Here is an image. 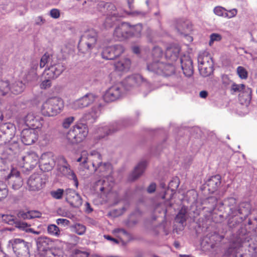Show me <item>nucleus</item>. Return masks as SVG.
<instances>
[{
  "instance_id": "nucleus-1",
  "label": "nucleus",
  "mask_w": 257,
  "mask_h": 257,
  "mask_svg": "<svg viewBox=\"0 0 257 257\" xmlns=\"http://www.w3.org/2000/svg\"><path fill=\"white\" fill-rule=\"evenodd\" d=\"M97 40V33L93 29L84 32L78 43L79 51L82 53H90L95 46Z\"/></svg>"
},
{
  "instance_id": "nucleus-2",
  "label": "nucleus",
  "mask_w": 257,
  "mask_h": 257,
  "mask_svg": "<svg viewBox=\"0 0 257 257\" xmlns=\"http://www.w3.org/2000/svg\"><path fill=\"white\" fill-rule=\"evenodd\" d=\"M63 107V101L59 97L48 99L42 105L41 111L46 116H53L59 113Z\"/></svg>"
},
{
  "instance_id": "nucleus-3",
  "label": "nucleus",
  "mask_w": 257,
  "mask_h": 257,
  "mask_svg": "<svg viewBox=\"0 0 257 257\" xmlns=\"http://www.w3.org/2000/svg\"><path fill=\"white\" fill-rule=\"evenodd\" d=\"M88 134L86 125L83 123L75 124L67 133L66 139L71 144H77L82 142Z\"/></svg>"
},
{
  "instance_id": "nucleus-4",
  "label": "nucleus",
  "mask_w": 257,
  "mask_h": 257,
  "mask_svg": "<svg viewBox=\"0 0 257 257\" xmlns=\"http://www.w3.org/2000/svg\"><path fill=\"white\" fill-rule=\"evenodd\" d=\"M30 243L21 238H13L10 240L8 247L12 248L17 257H29Z\"/></svg>"
},
{
  "instance_id": "nucleus-5",
  "label": "nucleus",
  "mask_w": 257,
  "mask_h": 257,
  "mask_svg": "<svg viewBox=\"0 0 257 257\" xmlns=\"http://www.w3.org/2000/svg\"><path fill=\"white\" fill-rule=\"evenodd\" d=\"M59 163L58 170L63 175L68 179L73 180L74 185L76 188L78 186V181L74 172L71 169L66 159L63 157L59 158Z\"/></svg>"
},
{
  "instance_id": "nucleus-6",
  "label": "nucleus",
  "mask_w": 257,
  "mask_h": 257,
  "mask_svg": "<svg viewBox=\"0 0 257 257\" xmlns=\"http://www.w3.org/2000/svg\"><path fill=\"white\" fill-rule=\"evenodd\" d=\"M113 185V179L111 178L110 180L108 179L98 180L94 184L93 187L94 190L98 193H100L102 197L110 192Z\"/></svg>"
},
{
  "instance_id": "nucleus-7",
  "label": "nucleus",
  "mask_w": 257,
  "mask_h": 257,
  "mask_svg": "<svg viewBox=\"0 0 257 257\" xmlns=\"http://www.w3.org/2000/svg\"><path fill=\"white\" fill-rule=\"evenodd\" d=\"M162 76H170V80L172 81V86L181 88L183 85V80L181 76H178L174 74L175 71L174 66L171 64H165L163 66Z\"/></svg>"
},
{
  "instance_id": "nucleus-8",
  "label": "nucleus",
  "mask_w": 257,
  "mask_h": 257,
  "mask_svg": "<svg viewBox=\"0 0 257 257\" xmlns=\"http://www.w3.org/2000/svg\"><path fill=\"white\" fill-rule=\"evenodd\" d=\"M122 94V85L117 84L111 86L107 90L103 96V98L106 102H112L121 98Z\"/></svg>"
},
{
  "instance_id": "nucleus-9",
  "label": "nucleus",
  "mask_w": 257,
  "mask_h": 257,
  "mask_svg": "<svg viewBox=\"0 0 257 257\" xmlns=\"http://www.w3.org/2000/svg\"><path fill=\"white\" fill-rule=\"evenodd\" d=\"M124 51L123 47L121 45L117 44L104 48L101 55L105 59L113 60L121 55Z\"/></svg>"
},
{
  "instance_id": "nucleus-10",
  "label": "nucleus",
  "mask_w": 257,
  "mask_h": 257,
  "mask_svg": "<svg viewBox=\"0 0 257 257\" xmlns=\"http://www.w3.org/2000/svg\"><path fill=\"white\" fill-rule=\"evenodd\" d=\"M16 128L11 123H5L0 126V143L6 144L15 136Z\"/></svg>"
},
{
  "instance_id": "nucleus-11",
  "label": "nucleus",
  "mask_w": 257,
  "mask_h": 257,
  "mask_svg": "<svg viewBox=\"0 0 257 257\" xmlns=\"http://www.w3.org/2000/svg\"><path fill=\"white\" fill-rule=\"evenodd\" d=\"M46 179L43 175L39 174H33L29 178L27 185L29 190L37 191L43 188Z\"/></svg>"
},
{
  "instance_id": "nucleus-12",
  "label": "nucleus",
  "mask_w": 257,
  "mask_h": 257,
  "mask_svg": "<svg viewBox=\"0 0 257 257\" xmlns=\"http://www.w3.org/2000/svg\"><path fill=\"white\" fill-rule=\"evenodd\" d=\"M96 98L97 96L93 93H87L73 101L71 104V107L74 109H78L87 107L93 103Z\"/></svg>"
},
{
  "instance_id": "nucleus-13",
  "label": "nucleus",
  "mask_w": 257,
  "mask_h": 257,
  "mask_svg": "<svg viewBox=\"0 0 257 257\" xmlns=\"http://www.w3.org/2000/svg\"><path fill=\"white\" fill-rule=\"evenodd\" d=\"M209 203L211 204L212 206V209H216V208H220L223 207L224 208H230L233 209L236 206V199L233 197H230L225 199L223 202L218 201L216 197L211 196L207 198V201Z\"/></svg>"
},
{
  "instance_id": "nucleus-14",
  "label": "nucleus",
  "mask_w": 257,
  "mask_h": 257,
  "mask_svg": "<svg viewBox=\"0 0 257 257\" xmlns=\"http://www.w3.org/2000/svg\"><path fill=\"white\" fill-rule=\"evenodd\" d=\"M39 163L41 170L45 172L51 171L55 165L53 154L51 152L43 154Z\"/></svg>"
},
{
  "instance_id": "nucleus-15",
  "label": "nucleus",
  "mask_w": 257,
  "mask_h": 257,
  "mask_svg": "<svg viewBox=\"0 0 257 257\" xmlns=\"http://www.w3.org/2000/svg\"><path fill=\"white\" fill-rule=\"evenodd\" d=\"M65 69V67L63 63L59 62L56 58L52 59L47 69V74L49 76V78H56L62 73Z\"/></svg>"
},
{
  "instance_id": "nucleus-16",
  "label": "nucleus",
  "mask_w": 257,
  "mask_h": 257,
  "mask_svg": "<svg viewBox=\"0 0 257 257\" xmlns=\"http://www.w3.org/2000/svg\"><path fill=\"white\" fill-rule=\"evenodd\" d=\"M174 27L177 33L182 36H187L188 33H190L193 30L191 23L183 19L176 20Z\"/></svg>"
},
{
  "instance_id": "nucleus-17",
  "label": "nucleus",
  "mask_w": 257,
  "mask_h": 257,
  "mask_svg": "<svg viewBox=\"0 0 257 257\" xmlns=\"http://www.w3.org/2000/svg\"><path fill=\"white\" fill-rule=\"evenodd\" d=\"M130 24L123 22L117 26L113 32V36L119 41L130 38Z\"/></svg>"
},
{
  "instance_id": "nucleus-18",
  "label": "nucleus",
  "mask_w": 257,
  "mask_h": 257,
  "mask_svg": "<svg viewBox=\"0 0 257 257\" xmlns=\"http://www.w3.org/2000/svg\"><path fill=\"white\" fill-rule=\"evenodd\" d=\"M65 199L72 207L79 208L82 204V201L80 195L74 190L67 189L65 190Z\"/></svg>"
},
{
  "instance_id": "nucleus-19",
  "label": "nucleus",
  "mask_w": 257,
  "mask_h": 257,
  "mask_svg": "<svg viewBox=\"0 0 257 257\" xmlns=\"http://www.w3.org/2000/svg\"><path fill=\"white\" fill-rule=\"evenodd\" d=\"M38 132L35 128L24 129L21 133L22 142L26 145H30L38 139Z\"/></svg>"
},
{
  "instance_id": "nucleus-20",
  "label": "nucleus",
  "mask_w": 257,
  "mask_h": 257,
  "mask_svg": "<svg viewBox=\"0 0 257 257\" xmlns=\"http://www.w3.org/2000/svg\"><path fill=\"white\" fill-rule=\"evenodd\" d=\"M43 120L42 117L33 112L28 113L24 118L26 124L35 129L40 127L42 125V121Z\"/></svg>"
},
{
  "instance_id": "nucleus-21",
  "label": "nucleus",
  "mask_w": 257,
  "mask_h": 257,
  "mask_svg": "<svg viewBox=\"0 0 257 257\" xmlns=\"http://www.w3.org/2000/svg\"><path fill=\"white\" fill-rule=\"evenodd\" d=\"M181 68L183 74L186 77H190L193 74V62L188 56H184L180 58Z\"/></svg>"
},
{
  "instance_id": "nucleus-22",
  "label": "nucleus",
  "mask_w": 257,
  "mask_h": 257,
  "mask_svg": "<svg viewBox=\"0 0 257 257\" xmlns=\"http://www.w3.org/2000/svg\"><path fill=\"white\" fill-rule=\"evenodd\" d=\"M147 162L145 161H141L135 167L133 172L129 175L128 180L133 182L138 180L144 173L146 167Z\"/></svg>"
},
{
  "instance_id": "nucleus-23",
  "label": "nucleus",
  "mask_w": 257,
  "mask_h": 257,
  "mask_svg": "<svg viewBox=\"0 0 257 257\" xmlns=\"http://www.w3.org/2000/svg\"><path fill=\"white\" fill-rule=\"evenodd\" d=\"M24 167L28 169L34 168L39 161L38 155L35 152H29L23 157Z\"/></svg>"
},
{
  "instance_id": "nucleus-24",
  "label": "nucleus",
  "mask_w": 257,
  "mask_h": 257,
  "mask_svg": "<svg viewBox=\"0 0 257 257\" xmlns=\"http://www.w3.org/2000/svg\"><path fill=\"white\" fill-rule=\"evenodd\" d=\"M10 182L14 190L20 189L23 184V181L20 177V173L16 169H12L11 173L8 176Z\"/></svg>"
},
{
  "instance_id": "nucleus-25",
  "label": "nucleus",
  "mask_w": 257,
  "mask_h": 257,
  "mask_svg": "<svg viewBox=\"0 0 257 257\" xmlns=\"http://www.w3.org/2000/svg\"><path fill=\"white\" fill-rule=\"evenodd\" d=\"M95 171H97L100 176L105 177V179L111 180L112 178L111 174L112 173V167L111 165L109 163H101L95 168L94 169Z\"/></svg>"
},
{
  "instance_id": "nucleus-26",
  "label": "nucleus",
  "mask_w": 257,
  "mask_h": 257,
  "mask_svg": "<svg viewBox=\"0 0 257 257\" xmlns=\"http://www.w3.org/2000/svg\"><path fill=\"white\" fill-rule=\"evenodd\" d=\"M180 47L178 44H171L167 47L165 57L167 59L172 62L176 61L179 57Z\"/></svg>"
},
{
  "instance_id": "nucleus-27",
  "label": "nucleus",
  "mask_w": 257,
  "mask_h": 257,
  "mask_svg": "<svg viewBox=\"0 0 257 257\" xmlns=\"http://www.w3.org/2000/svg\"><path fill=\"white\" fill-rule=\"evenodd\" d=\"M143 81V78L140 75H133L126 77L122 82V86L129 90L132 88L137 86Z\"/></svg>"
},
{
  "instance_id": "nucleus-28",
  "label": "nucleus",
  "mask_w": 257,
  "mask_h": 257,
  "mask_svg": "<svg viewBox=\"0 0 257 257\" xmlns=\"http://www.w3.org/2000/svg\"><path fill=\"white\" fill-rule=\"evenodd\" d=\"M187 219V211L186 210H180L179 212L176 215L175 218V225L176 227L174 228L176 232L178 230H182L186 225V221Z\"/></svg>"
},
{
  "instance_id": "nucleus-29",
  "label": "nucleus",
  "mask_w": 257,
  "mask_h": 257,
  "mask_svg": "<svg viewBox=\"0 0 257 257\" xmlns=\"http://www.w3.org/2000/svg\"><path fill=\"white\" fill-rule=\"evenodd\" d=\"M221 184V176L219 175L211 176L205 183L208 187V190L210 193H213L218 189Z\"/></svg>"
},
{
  "instance_id": "nucleus-30",
  "label": "nucleus",
  "mask_w": 257,
  "mask_h": 257,
  "mask_svg": "<svg viewBox=\"0 0 257 257\" xmlns=\"http://www.w3.org/2000/svg\"><path fill=\"white\" fill-rule=\"evenodd\" d=\"M131 65V61L130 59L127 58H122L114 64V67L115 70L121 72H126L130 68Z\"/></svg>"
},
{
  "instance_id": "nucleus-31",
  "label": "nucleus",
  "mask_w": 257,
  "mask_h": 257,
  "mask_svg": "<svg viewBox=\"0 0 257 257\" xmlns=\"http://www.w3.org/2000/svg\"><path fill=\"white\" fill-rule=\"evenodd\" d=\"M87 160H89L91 161L94 169L102 163L101 154L95 151H92L89 155L88 158H84L83 163H85Z\"/></svg>"
},
{
  "instance_id": "nucleus-32",
  "label": "nucleus",
  "mask_w": 257,
  "mask_h": 257,
  "mask_svg": "<svg viewBox=\"0 0 257 257\" xmlns=\"http://www.w3.org/2000/svg\"><path fill=\"white\" fill-rule=\"evenodd\" d=\"M251 89L246 86L239 93V100L241 104L247 105L251 99Z\"/></svg>"
},
{
  "instance_id": "nucleus-33",
  "label": "nucleus",
  "mask_w": 257,
  "mask_h": 257,
  "mask_svg": "<svg viewBox=\"0 0 257 257\" xmlns=\"http://www.w3.org/2000/svg\"><path fill=\"white\" fill-rule=\"evenodd\" d=\"M51 242L50 239L46 236L39 237L36 240L37 248L40 251H48Z\"/></svg>"
},
{
  "instance_id": "nucleus-34",
  "label": "nucleus",
  "mask_w": 257,
  "mask_h": 257,
  "mask_svg": "<svg viewBox=\"0 0 257 257\" xmlns=\"http://www.w3.org/2000/svg\"><path fill=\"white\" fill-rule=\"evenodd\" d=\"M21 210L18 214L19 217L24 219H30L35 218H39L41 215V213L36 210Z\"/></svg>"
},
{
  "instance_id": "nucleus-35",
  "label": "nucleus",
  "mask_w": 257,
  "mask_h": 257,
  "mask_svg": "<svg viewBox=\"0 0 257 257\" xmlns=\"http://www.w3.org/2000/svg\"><path fill=\"white\" fill-rule=\"evenodd\" d=\"M117 20L118 14L116 13H113L112 14H107L103 25L106 29L110 28L113 27Z\"/></svg>"
},
{
  "instance_id": "nucleus-36",
  "label": "nucleus",
  "mask_w": 257,
  "mask_h": 257,
  "mask_svg": "<svg viewBox=\"0 0 257 257\" xmlns=\"http://www.w3.org/2000/svg\"><path fill=\"white\" fill-rule=\"evenodd\" d=\"M190 195H192V197L189 198L187 200L190 206H187L186 207L184 206V207H182L181 209H188L189 207L193 209L194 207H198V206L196 205L197 197V193L194 190H191L188 192L187 196Z\"/></svg>"
},
{
  "instance_id": "nucleus-37",
  "label": "nucleus",
  "mask_w": 257,
  "mask_h": 257,
  "mask_svg": "<svg viewBox=\"0 0 257 257\" xmlns=\"http://www.w3.org/2000/svg\"><path fill=\"white\" fill-rule=\"evenodd\" d=\"M143 29L142 24H138L135 25H131L130 24L129 32L131 33L130 37H140L141 36V32Z\"/></svg>"
},
{
  "instance_id": "nucleus-38",
  "label": "nucleus",
  "mask_w": 257,
  "mask_h": 257,
  "mask_svg": "<svg viewBox=\"0 0 257 257\" xmlns=\"http://www.w3.org/2000/svg\"><path fill=\"white\" fill-rule=\"evenodd\" d=\"M25 88V84L22 81H16L11 87V90L12 93L18 94L22 92Z\"/></svg>"
},
{
  "instance_id": "nucleus-39",
  "label": "nucleus",
  "mask_w": 257,
  "mask_h": 257,
  "mask_svg": "<svg viewBox=\"0 0 257 257\" xmlns=\"http://www.w3.org/2000/svg\"><path fill=\"white\" fill-rule=\"evenodd\" d=\"M11 91L10 82L7 80L0 79V95L5 96Z\"/></svg>"
},
{
  "instance_id": "nucleus-40",
  "label": "nucleus",
  "mask_w": 257,
  "mask_h": 257,
  "mask_svg": "<svg viewBox=\"0 0 257 257\" xmlns=\"http://www.w3.org/2000/svg\"><path fill=\"white\" fill-rule=\"evenodd\" d=\"M160 58L159 57L156 60H154L152 63L149 64L147 66L148 70L156 74H159L160 71Z\"/></svg>"
},
{
  "instance_id": "nucleus-41",
  "label": "nucleus",
  "mask_w": 257,
  "mask_h": 257,
  "mask_svg": "<svg viewBox=\"0 0 257 257\" xmlns=\"http://www.w3.org/2000/svg\"><path fill=\"white\" fill-rule=\"evenodd\" d=\"M210 61H213V60L208 52L203 51L199 54L198 57V65L203 64V63H206Z\"/></svg>"
},
{
  "instance_id": "nucleus-42",
  "label": "nucleus",
  "mask_w": 257,
  "mask_h": 257,
  "mask_svg": "<svg viewBox=\"0 0 257 257\" xmlns=\"http://www.w3.org/2000/svg\"><path fill=\"white\" fill-rule=\"evenodd\" d=\"M120 129V125L117 123L110 126L109 128L108 127L103 128L101 129L100 130V131H103L105 133V135L101 136L100 137L101 138H103L105 136L112 135V134L116 133V132H117Z\"/></svg>"
},
{
  "instance_id": "nucleus-43",
  "label": "nucleus",
  "mask_w": 257,
  "mask_h": 257,
  "mask_svg": "<svg viewBox=\"0 0 257 257\" xmlns=\"http://www.w3.org/2000/svg\"><path fill=\"white\" fill-rule=\"evenodd\" d=\"M86 229L85 226L80 223H76L72 226V231L79 235L84 234Z\"/></svg>"
},
{
  "instance_id": "nucleus-44",
  "label": "nucleus",
  "mask_w": 257,
  "mask_h": 257,
  "mask_svg": "<svg viewBox=\"0 0 257 257\" xmlns=\"http://www.w3.org/2000/svg\"><path fill=\"white\" fill-rule=\"evenodd\" d=\"M55 58H53L52 57H50V56L48 53H45L42 57L40 63V66L41 68H43L47 65V67L48 68H49V65H50V63L52 59H55Z\"/></svg>"
},
{
  "instance_id": "nucleus-45",
  "label": "nucleus",
  "mask_w": 257,
  "mask_h": 257,
  "mask_svg": "<svg viewBox=\"0 0 257 257\" xmlns=\"http://www.w3.org/2000/svg\"><path fill=\"white\" fill-rule=\"evenodd\" d=\"M58 213L64 217H67L70 219H75L76 214L73 210H58Z\"/></svg>"
},
{
  "instance_id": "nucleus-46",
  "label": "nucleus",
  "mask_w": 257,
  "mask_h": 257,
  "mask_svg": "<svg viewBox=\"0 0 257 257\" xmlns=\"http://www.w3.org/2000/svg\"><path fill=\"white\" fill-rule=\"evenodd\" d=\"M47 231L49 234L58 237L60 234L59 227L55 224L49 225L47 227Z\"/></svg>"
},
{
  "instance_id": "nucleus-47",
  "label": "nucleus",
  "mask_w": 257,
  "mask_h": 257,
  "mask_svg": "<svg viewBox=\"0 0 257 257\" xmlns=\"http://www.w3.org/2000/svg\"><path fill=\"white\" fill-rule=\"evenodd\" d=\"M99 7L103 8L104 9H106L108 12V14H112L113 13H116V8L115 6L110 3H101L99 5Z\"/></svg>"
},
{
  "instance_id": "nucleus-48",
  "label": "nucleus",
  "mask_w": 257,
  "mask_h": 257,
  "mask_svg": "<svg viewBox=\"0 0 257 257\" xmlns=\"http://www.w3.org/2000/svg\"><path fill=\"white\" fill-rule=\"evenodd\" d=\"M8 194V189L5 183L0 181V201L5 199Z\"/></svg>"
},
{
  "instance_id": "nucleus-49",
  "label": "nucleus",
  "mask_w": 257,
  "mask_h": 257,
  "mask_svg": "<svg viewBox=\"0 0 257 257\" xmlns=\"http://www.w3.org/2000/svg\"><path fill=\"white\" fill-rule=\"evenodd\" d=\"M245 85L242 84H237L234 82H232L231 84L230 87V92L231 94H234L235 93H240V92L243 89Z\"/></svg>"
},
{
  "instance_id": "nucleus-50",
  "label": "nucleus",
  "mask_w": 257,
  "mask_h": 257,
  "mask_svg": "<svg viewBox=\"0 0 257 257\" xmlns=\"http://www.w3.org/2000/svg\"><path fill=\"white\" fill-rule=\"evenodd\" d=\"M198 69L200 74L203 77H207L211 75L213 71V67H204L199 66Z\"/></svg>"
},
{
  "instance_id": "nucleus-51",
  "label": "nucleus",
  "mask_w": 257,
  "mask_h": 257,
  "mask_svg": "<svg viewBox=\"0 0 257 257\" xmlns=\"http://www.w3.org/2000/svg\"><path fill=\"white\" fill-rule=\"evenodd\" d=\"M168 185L172 191L176 190L179 185V179L177 177L173 178Z\"/></svg>"
},
{
  "instance_id": "nucleus-52",
  "label": "nucleus",
  "mask_w": 257,
  "mask_h": 257,
  "mask_svg": "<svg viewBox=\"0 0 257 257\" xmlns=\"http://www.w3.org/2000/svg\"><path fill=\"white\" fill-rule=\"evenodd\" d=\"M64 193V190L62 189H58L56 190L50 192L51 195L55 199H61Z\"/></svg>"
},
{
  "instance_id": "nucleus-53",
  "label": "nucleus",
  "mask_w": 257,
  "mask_h": 257,
  "mask_svg": "<svg viewBox=\"0 0 257 257\" xmlns=\"http://www.w3.org/2000/svg\"><path fill=\"white\" fill-rule=\"evenodd\" d=\"M237 73L239 77L241 79H246L247 77V72L246 69L242 66H238L237 68Z\"/></svg>"
},
{
  "instance_id": "nucleus-54",
  "label": "nucleus",
  "mask_w": 257,
  "mask_h": 257,
  "mask_svg": "<svg viewBox=\"0 0 257 257\" xmlns=\"http://www.w3.org/2000/svg\"><path fill=\"white\" fill-rule=\"evenodd\" d=\"M226 10L220 6H217L214 8L213 12L214 14L218 16L225 18Z\"/></svg>"
},
{
  "instance_id": "nucleus-55",
  "label": "nucleus",
  "mask_w": 257,
  "mask_h": 257,
  "mask_svg": "<svg viewBox=\"0 0 257 257\" xmlns=\"http://www.w3.org/2000/svg\"><path fill=\"white\" fill-rule=\"evenodd\" d=\"M222 36L217 33H212L210 36L209 45L211 46L215 41H219L221 40Z\"/></svg>"
},
{
  "instance_id": "nucleus-56",
  "label": "nucleus",
  "mask_w": 257,
  "mask_h": 257,
  "mask_svg": "<svg viewBox=\"0 0 257 257\" xmlns=\"http://www.w3.org/2000/svg\"><path fill=\"white\" fill-rule=\"evenodd\" d=\"M17 226L23 230H25L27 232H31L32 231V228H30L28 225V224L24 222H19L17 224Z\"/></svg>"
},
{
  "instance_id": "nucleus-57",
  "label": "nucleus",
  "mask_w": 257,
  "mask_h": 257,
  "mask_svg": "<svg viewBox=\"0 0 257 257\" xmlns=\"http://www.w3.org/2000/svg\"><path fill=\"white\" fill-rule=\"evenodd\" d=\"M74 117L73 116H70L65 118L62 122L63 127L65 128H68L71 124L74 121Z\"/></svg>"
},
{
  "instance_id": "nucleus-58",
  "label": "nucleus",
  "mask_w": 257,
  "mask_h": 257,
  "mask_svg": "<svg viewBox=\"0 0 257 257\" xmlns=\"http://www.w3.org/2000/svg\"><path fill=\"white\" fill-rule=\"evenodd\" d=\"M51 78L48 77V79L44 80L40 84V87L41 89H46L50 88L51 86Z\"/></svg>"
},
{
  "instance_id": "nucleus-59",
  "label": "nucleus",
  "mask_w": 257,
  "mask_h": 257,
  "mask_svg": "<svg viewBox=\"0 0 257 257\" xmlns=\"http://www.w3.org/2000/svg\"><path fill=\"white\" fill-rule=\"evenodd\" d=\"M126 231V230L123 228H117L113 230L112 232L117 237L121 239L123 237L124 232H125Z\"/></svg>"
},
{
  "instance_id": "nucleus-60",
  "label": "nucleus",
  "mask_w": 257,
  "mask_h": 257,
  "mask_svg": "<svg viewBox=\"0 0 257 257\" xmlns=\"http://www.w3.org/2000/svg\"><path fill=\"white\" fill-rule=\"evenodd\" d=\"M237 14V10L236 9H233L232 10L227 11L226 10L225 15V18L230 19L233 18L236 16Z\"/></svg>"
},
{
  "instance_id": "nucleus-61",
  "label": "nucleus",
  "mask_w": 257,
  "mask_h": 257,
  "mask_svg": "<svg viewBox=\"0 0 257 257\" xmlns=\"http://www.w3.org/2000/svg\"><path fill=\"white\" fill-rule=\"evenodd\" d=\"M121 239L122 241V243L125 244L126 242H125V241L128 242L131 240L133 239V238L131 234L128 232L127 231H126V232H124V234H123V236Z\"/></svg>"
},
{
  "instance_id": "nucleus-62",
  "label": "nucleus",
  "mask_w": 257,
  "mask_h": 257,
  "mask_svg": "<svg viewBox=\"0 0 257 257\" xmlns=\"http://www.w3.org/2000/svg\"><path fill=\"white\" fill-rule=\"evenodd\" d=\"M50 16L54 19H58L60 16V12L58 9H53L50 11Z\"/></svg>"
},
{
  "instance_id": "nucleus-63",
  "label": "nucleus",
  "mask_w": 257,
  "mask_h": 257,
  "mask_svg": "<svg viewBox=\"0 0 257 257\" xmlns=\"http://www.w3.org/2000/svg\"><path fill=\"white\" fill-rule=\"evenodd\" d=\"M44 257H62V256L58 254L57 251L49 250L46 252Z\"/></svg>"
},
{
  "instance_id": "nucleus-64",
  "label": "nucleus",
  "mask_w": 257,
  "mask_h": 257,
  "mask_svg": "<svg viewBox=\"0 0 257 257\" xmlns=\"http://www.w3.org/2000/svg\"><path fill=\"white\" fill-rule=\"evenodd\" d=\"M238 208V209H250L251 205L249 201H244L240 203Z\"/></svg>"
}]
</instances>
